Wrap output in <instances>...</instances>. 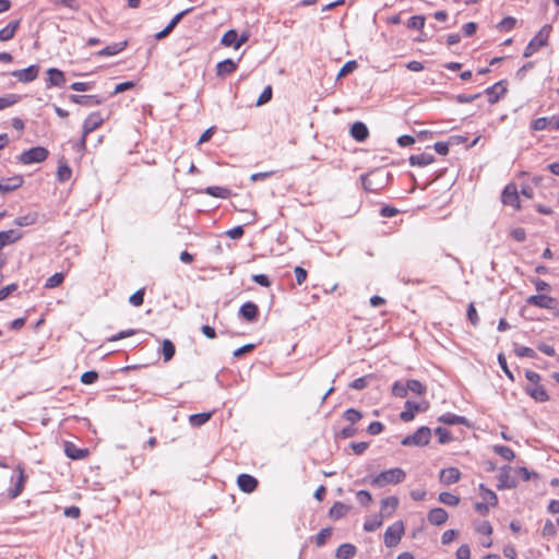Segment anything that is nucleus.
Segmentation results:
<instances>
[{
    "label": "nucleus",
    "instance_id": "nucleus-1",
    "mask_svg": "<svg viewBox=\"0 0 559 559\" xmlns=\"http://www.w3.org/2000/svg\"><path fill=\"white\" fill-rule=\"evenodd\" d=\"M406 477V473L400 468L394 467L391 469L383 471L374 476L371 484L377 487H384L386 485H396L402 483Z\"/></svg>",
    "mask_w": 559,
    "mask_h": 559
},
{
    "label": "nucleus",
    "instance_id": "nucleus-2",
    "mask_svg": "<svg viewBox=\"0 0 559 559\" xmlns=\"http://www.w3.org/2000/svg\"><path fill=\"white\" fill-rule=\"evenodd\" d=\"M551 31L550 25H544L540 31L530 40L527 44L525 50H524V57H531L534 55L538 49L547 45L549 34Z\"/></svg>",
    "mask_w": 559,
    "mask_h": 559
},
{
    "label": "nucleus",
    "instance_id": "nucleus-3",
    "mask_svg": "<svg viewBox=\"0 0 559 559\" xmlns=\"http://www.w3.org/2000/svg\"><path fill=\"white\" fill-rule=\"evenodd\" d=\"M405 532V526L402 521H396L390 525L383 536L384 545L388 548H393L399 545Z\"/></svg>",
    "mask_w": 559,
    "mask_h": 559
},
{
    "label": "nucleus",
    "instance_id": "nucleus-4",
    "mask_svg": "<svg viewBox=\"0 0 559 559\" xmlns=\"http://www.w3.org/2000/svg\"><path fill=\"white\" fill-rule=\"evenodd\" d=\"M430 437L431 430L428 427L423 426L413 435L406 436L401 443L405 447H424L429 443Z\"/></svg>",
    "mask_w": 559,
    "mask_h": 559
},
{
    "label": "nucleus",
    "instance_id": "nucleus-5",
    "mask_svg": "<svg viewBox=\"0 0 559 559\" xmlns=\"http://www.w3.org/2000/svg\"><path fill=\"white\" fill-rule=\"evenodd\" d=\"M48 156V151L45 147L36 146L23 152L20 156V162L24 165L44 162Z\"/></svg>",
    "mask_w": 559,
    "mask_h": 559
},
{
    "label": "nucleus",
    "instance_id": "nucleus-6",
    "mask_svg": "<svg viewBox=\"0 0 559 559\" xmlns=\"http://www.w3.org/2000/svg\"><path fill=\"white\" fill-rule=\"evenodd\" d=\"M526 302L528 305L543 308V309H555L558 305V300L548 295H532L527 297Z\"/></svg>",
    "mask_w": 559,
    "mask_h": 559
},
{
    "label": "nucleus",
    "instance_id": "nucleus-7",
    "mask_svg": "<svg viewBox=\"0 0 559 559\" xmlns=\"http://www.w3.org/2000/svg\"><path fill=\"white\" fill-rule=\"evenodd\" d=\"M39 67L37 64H32L28 68L11 72V75L21 83H29L37 79Z\"/></svg>",
    "mask_w": 559,
    "mask_h": 559
},
{
    "label": "nucleus",
    "instance_id": "nucleus-8",
    "mask_svg": "<svg viewBox=\"0 0 559 559\" xmlns=\"http://www.w3.org/2000/svg\"><path fill=\"white\" fill-rule=\"evenodd\" d=\"M501 201L506 205L513 206L516 210L520 209L519 193L514 185H508L504 188L501 194Z\"/></svg>",
    "mask_w": 559,
    "mask_h": 559
},
{
    "label": "nucleus",
    "instance_id": "nucleus-9",
    "mask_svg": "<svg viewBox=\"0 0 559 559\" xmlns=\"http://www.w3.org/2000/svg\"><path fill=\"white\" fill-rule=\"evenodd\" d=\"M104 122V119L100 112L95 111L87 116L83 123V133L84 136H87L91 132L98 129Z\"/></svg>",
    "mask_w": 559,
    "mask_h": 559
},
{
    "label": "nucleus",
    "instance_id": "nucleus-10",
    "mask_svg": "<svg viewBox=\"0 0 559 559\" xmlns=\"http://www.w3.org/2000/svg\"><path fill=\"white\" fill-rule=\"evenodd\" d=\"M507 92V86L503 81H499L492 86L486 88V94L490 104L497 103Z\"/></svg>",
    "mask_w": 559,
    "mask_h": 559
},
{
    "label": "nucleus",
    "instance_id": "nucleus-11",
    "mask_svg": "<svg viewBox=\"0 0 559 559\" xmlns=\"http://www.w3.org/2000/svg\"><path fill=\"white\" fill-rule=\"evenodd\" d=\"M70 100L74 104H79L86 107L97 106L103 103V99L96 95H70Z\"/></svg>",
    "mask_w": 559,
    "mask_h": 559
},
{
    "label": "nucleus",
    "instance_id": "nucleus-12",
    "mask_svg": "<svg viewBox=\"0 0 559 559\" xmlns=\"http://www.w3.org/2000/svg\"><path fill=\"white\" fill-rule=\"evenodd\" d=\"M525 392L537 402H547L549 400L546 389L540 383L527 385Z\"/></svg>",
    "mask_w": 559,
    "mask_h": 559
},
{
    "label": "nucleus",
    "instance_id": "nucleus-13",
    "mask_svg": "<svg viewBox=\"0 0 559 559\" xmlns=\"http://www.w3.org/2000/svg\"><path fill=\"white\" fill-rule=\"evenodd\" d=\"M237 484L247 493L254 491L258 487V480L249 474H240L237 478Z\"/></svg>",
    "mask_w": 559,
    "mask_h": 559
},
{
    "label": "nucleus",
    "instance_id": "nucleus-14",
    "mask_svg": "<svg viewBox=\"0 0 559 559\" xmlns=\"http://www.w3.org/2000/svg\"><path fill=\"white\" fill-rule=\"evenodd\" d=\"M23 183V177L20 175L4 178L0 180V191L2 193L11 192L17 188H20Z\"/></svg>",
    "mask_w": 559,
    "mask_h": 559
},
{
    "label": "nucleus",
    "instance_id": "nucleus-15",
    "mask_svg": "<svg viewBox=\"0 0 559 559\" xmlns=\"http://www.w3.org/2000/svg\"><path fill=\"white\" fill-rule=\"evenodd\" d=\"M461 473L456 467H448L440 472V481L443 485H452L460 480Z\"/></svg>",
    "mask_w": 559,
    "mask_h": 559
},
{
    "label": "nucleus",
    "instance_id": "nucleus-16",
    "mask_svg": "<svg viewBox=\"0 0 559 559\" xmlns=\"http://www.w3.org/2000/svg\"><path fill=\"white\" fill-rule=\"evenodd\" d=\"M399 506V499L394 496L386 497L381 500L380 514L384 518L391 516Z\"/></svg>",
    "mask_w": 559,
    "mask_h": 559
},
{
    "label": "nucleus",
    "instance_id": "nucleus-17",
    "mask_svg": "<svg viewBox=\"0 0 559 559\" xmlns=\"http://www.w3.org/2000/svg\"><path fill=\"white\" fill-rule=\"evenodd\" d=\"M428 521L432 525L440 526L448 521V512L442 508L431 509L428 513Z\"/></svg>",
    "mask_w": 559,
    "mask_h": 559
},
{
    "label": "nucleus",
    "instance_id": "nucleus-18",
    "mask_svg": "<svg viewBox=\"0 0 559 559\" xmlns=\"http://www.w3.org/2000/svg\"><path fill=\"white\" fill-rule=\"evenodd\" d=\"M237 67V62L233 59H225L216 64V74L217 76L224 78L235 72Z\"/></svg>",
    "mask_w": 559,
    "mask_h": 559
},
{
    "label": "nucleus",
    "instance_id": "nucleus-19",
    "mask_svg": "<svg viewBox=\"0 0 559 559\" xmlns=\"http://www.w3.org/2000/svg\"><path fill=\"white\" fill-rule=\"evenodd\" d=\"M47 74H48V79H47L48 86L61 87L66 84V76L61 70L56 69V68H50L47 71Z\"/></svg>",
    "mask_w": 559,
    "mask_h": 559
},
{
    "label": "nucleus",
    "instance_id": "nucleus-20",
    "mask_svg": "<svg viewBox=\"0 0 559 559\" xmlns=\"http://www.w3.org/2000/svg\"><path fill=\"white\" fill-rule=\"evenodd\" d=\"M350 135L358 142L365 141L369 135L367 126L361 121L354 122L350 127Z\"/></svg>",
    "mask_w": 559,
    "mask_h": 559
},
{
    "label": "nucleus",
    "instance_id": "nucleus-21",
    "mask_svg": "<svg viewBox=\"0 0 559 559\" xmlns=\"http://www.w3.org/2000/svg\"><path fill=\"white\" fill-rule=\"evenodd\" d=\"M21 237L22 234L14 229L0 231V251L5 246L16 242Z\"/></svg>",
    "mask_w": 559,
    "mask_h": 559
},
{
    "label": "nucleus",
    "instance_id": "nucleus-22",
    "mask_svg": "<svg viewBox=\"0 0 559 559\" xmlns=\"http://www.w3.org/2000/svg\"><path fill=\"white\" fill-rule=\"evenodd\" d=\"M405 411H403L400 415L403 421H411L415 417V413L419 411H424L426 407H423L419 403H414L411 401L406 402Z\"/></svg>",
    "mask_w": 559,
    "mask_h": 559
},
{
    "label": "nucleus",
    "instance_id": "nucleus-23",
    "mask_svg": "<svg viewBox=\"0 0 559 559\" xmlns=\"http://www.w3.org/2000/svg\"><path fill=\"white\" fill-rule=\"evenodd\" d=\"M239 312L246 320L253 321L258 317L259 309L255 304L247 301L240 307Z\"/></svg>",
    "mask_w": 559,
    "mask_h": 559
},
{
    "label": "nucleus",
    "instance_id": "nucleus-24",
    "mask_svg": "<svg viewBox=\"0 0 559 559\" xmlns=\"http://www.w3.org/2000/svg\"><path fill=\"white\" fill-rule=\"evenodd\" d=\"M357 548L353 544H342L335 552L337 559H352L356 556Z\"/></svg>",
    "mask_w": 559,
    "mask_h": 559
},
{
    "label": "nucleus",
    "instance_id": "nucleus-25",
    "mask_svg": "<svg viewBox=\"0 0 559 559\" xmlns=\"http://www.w3.org/2000/svg\"><path fill=\"white\" fill-rule=\"evenodd\" d=\"M127 46V41H119V43H115V44H111L105 48H103L102 50H99L96 55L98 57H110V56H116L118 55L119 52H121Z\"/></svg>",
    "mask_w": 559,
    "mask_h": 559
},
{
    "label": "nucleus",
    "instance_id": "nucleus-26",
    "mask_svg": "<svg viewBox=\"0 0 559 559\" xmlns=\"http://www.w3.org/2000/svg\"><path fill=\"white\" fill-rule=\"evenodd\" d=\"M435 160V157L432 154L430 153H420V154H416V155H412L409 157V164L412 166H427V165H430L432 162Z\"/></svg>",
    "mask_w": 559,
    "mask_h": 559
},
{
    "label": "nucleus",
    "instance_id": "nucleus-27",
    "mask_svg": "<svg viewBox=\"0 0 559 559\" xmlns=\"http://www.w3.org/2000/svg\"><path fill=\"white\" fill-rule=\"evenodd\" d=\"M20 26V21H12L7 26L0 29V41H8L12 39Z\"/></svg>",
    "mask_w": 559,
    "mask_h": 559
},
{
    "label": "nucleus",
    "instance_id": "nucleus-28",
    "mask_svg": "<svg viewBox=\"0 0 559 559\" xmlns=\"http://www.w3.org/2000/svg\"><path fill=\"white\" fill-rule=\"evenodd\" d=\"M348 511H349L348 506H346L343 502L337 501L331 507V509L329 511V516L333 520H340V519L344 518Z\"/></svg>",
    "mask_w": 559,
    "mask_h": 559
},
{
    "label": "nucleus",
    "instance_id": "nucleus-29",
    "mask_svg": "<svg viewBox=\"0 0 559 559\" xmlns=\"http://www.w3.org/2000/svg\"><path fill=\"white\" fill-rule=\"evenodd\" d=\"M383 519L384 516L380 513L368 516L364 523V530L366 532H374L382 525Z\"/></svg>",
    "mask_w": 559,
    "mask_h": 559
},
{
    "label": "nucleus",
    "instance_id": "nucleus-30",
    "mask_svg": "<svg viewBox=\"0 0 559 559\" xmlns=\"http://www.w3.org/2000/svg\"><path fill=\"white\" fill-rule=\"evenodd\" d=\"M439 421L445 425H467V419L452 413L443 414L439 417Z\"/></svg>",
    "mask_w": 559,
    "mask_h": 559
},
{
    "label": "nucleus",
    "instance_id": "nucleus-31",
    "mask_svg": "<svg viewBox=\"0 0 559 559\" xmlns=\"http://www.w3.org/2000/svg\"><path fill=\"white\" fill-rule=\"evenodd\" d=\"M24 480H25L24 471L22 467H19L17 480H16L14 487L9 490V496L12 499L19 497L21 495V492L23 491Z\"/></svg>",
    "mask_w": 559,
    "mask_h": 559
},
{
    "label": "nucleus",
    "instance_id": "nucleus-32",
    "mask_svg": "<svg viewBox=\"0 0 559 559\" xmlns=\"http://www.w3.org/2000/svg\"><path fill=\"white\" fill-rule=\"evenodd\" d=\"M205 193L211 197L221 198V199H227L231 194L229 189L224 188V187H217V186H212V187L205 188Z\"/></svg>",
    "mask_w": 559,
    "mask_h": 559
},
{
    "label": "nucleus",
    "instance_id": "nucleus-33",
    "mask_svg": "<svg viewBox=\"0 0 559 559\" xmlns=\"http://www.w3.org/2000/svg\"><path fill=\"white\" fill-rule=\"evenodd\" d=\"M212 417V413H199V414H192L189 416V423L193 427H200L207 423L210 418Z\"/></svg>",
    "mask_w": 559,
    "mask_h": 559
},
{
    "label": "nucleus",
    "instance_id": "nucleus-34",
    "mask_svg": "<svg viewBox=\"0 0 559 559\" xmlns=\"http://www.w3.org/2000/svg\"><path fill=\"white\" fill-rule=\"evenodd\" d=\"M479 490L481 492V497H483V501L484 502H486V503H488L489 506H492V507H495L498 503L497 495L492 490L486 488L484 486V484L479 485Z\"/></svg>",
    "mask_w": 559,
    "mask_h": 559
},
{
    "label": "nucleus",
    "instance_id": "nucleus-35",
    "mask_svg": "<svg viewBox=\"0 0 559 559\" xmlns=\"http://www.w3.org/2000/svg\"><path fill=\"white\" fill-rule=\"evenodd\" d=\"M53 10H59L61 7L68 8L71 11H79L80 4L78 0H53L52 1Z\"/></svg>",
    "mask_w": 559,
    "mask_h": 559
},
{
    "label": "nucleus",
    "instance_id": "nucleus-36",
    "mask_svg": "<svg viewBox=\"0 0 559 559\" xmlns=\"http://www.w3.org/2000/svg\"><path fill=\"white\" fill-rule=\"evenodd\" d=\"M176 348L171 341L165 338L162 344V354L165 361L173 359Z\"/></svg>",
    "mask_w": 559,
    "mask_h": 559
},
{
    "label": "nucleus",
    "instance_id": "nucleus-37",
    "mask_svg": "<svg viewBox=\"0 0 559 559\" xmlns=\"http://www.w3.org/2000/svg\"><path fill=\"white\" fill-rule=\"evenodd\" d=\"M64 451H66L67 456L70 459H73V460L82 459L86 454L85 450L78 449L72 443H67Z\"/></svg>",
    "mask_w": 559,
    "mask_h": 559
},
{
    "label": "nucleus",
    "instance_id": "nucleus-38",
    "mask_svg": "<svg viewBox=\"0 0 559 559\" xmlns=\"http://www.w3.org/2000/svg\"><path fill=\"white\" fill-rule=\"evenodd\" d=\"M237 32L235 29H229L227 31L222 39H221V44L226 46V47H234L236 49V45H237Z\"/></svg>",
    "mask_w": 559,
    "mask_h": 559
},
{
    "label": "nucleus",
    "instance_id": "nucleus-39",
    "mask_svg": "<svg viewBox=\"0 0 559 559\" xmlns=\"http://www.w3.org/2000/svg\"><path fill=\"white\" fill-rule=\"evenodd\" d=\"M493 451L506 461H512L515 457L513 450L507 445H495Z\"/></svg>",
    "mask_w": 559,
    "mask_h": 559
},
{
    "label": "nucleus",
    "instance_id": "nucleus-40",
    "mask_svg": "<svg viewBox=\"0 0 559 559\" xmlns=\"http://www.w3.org/2000/svg\"><path fill=\"white\" fill-rule=\"evenodd\" d=\"M552 120L550 117H540L533 121L532 129L535 131H542L547 128L551 129Z\"/></svg>",
    "mask_w": 559,
    "mask_h": 559
},
{
    "label": "nucleus",
    "instance_id": "nucleus-41",
    "mask_svg": "<svg viewBox=\"0 0 559 559\" xmlns=\"http://www.w3.org/2000/svg\"><path fill=\"white\" fill-rule=\"evenodd\" d=\"M438 500L443 503V504H447V506H451V507H454V506H457L459 502H460V498L451 492H441L438 497Z\"/></svg>",
    "mask_w": 559,
    "mask_h": 559
},
{
    "label": "nucleus",
    "instance_id": "nucleus-42",
    "mask_svg": "<svg viewBox=\"0 0 559 559\" xmlns=\"http://www.w3.org/2000/svg\"><path fill=\"white\" fill-rule=\"evenodd\" d=\"M64 281V274L61 272L55 273L45 283V288L51 289L58 287Z\"/></svg>",
    "mask_w": 559,
    "mask_h": 559
},
{
    "label": "nucleus",
    "instance_id": "nucleus-43",
    "mask_svg": "<svg viewBox=\"0 0 559 559\" xmlns=\"http://www.w3.org/2000/svg\"><path fill=\"white\" fill-rule=\"evenodd\" d=\"M20 100V96L16 94H7L0 97V110L15 105Z\"/></svg>",
    "mask_w": 559,
    "mask_h": 559
},
{
    "label": "nucleus",
    "instance_id": "nucleus-44",
    "mask_svg": "<svg viewBox=\"0 0 559 559\" xmlns=\"http://www.w3.org/2000/svg\"><path fill=\"white\" fill-rule=\"evenodd\" d=\"M37 215L36 214H27L24 216H19L14 219V224L20 227L31 226L36 223Z\"/></svg>",
    "mask_w": 559,
    "mask_h": 559
},
{
    "label": "nucleus",
    "instance_id": "nucleus-45",
    "mask_svg": "<svg viewBox=\"0 0 559 559\" xmlns=\"http://www.w3.org/2000/svg\"><path fill=\"white\" fill-rule=\"evenodd\" d=\"M71 175H72V170L68 165H66V164L59 165L58 170H57V177H58L59 181H61V182L68 181L71 178Z\"/></svg>",
    "mask_w": 559,
    "mask_h": 559
},
{
    "label": "nucleus",
    "instance_id": "nucleus-46",
    "mask_svg": "<svg viewBox=\"0 0 559 559\" xmlns=\"http://www.w3.org/2000/svg\"><path fill=\"white\" fill-rule=\"evenodd\" d=\"M344 418L350 424H355L362 418V414L355 408H348L344 413Z\"/></svg>",
    "mask_w": 559,
    "mask_h": 559
},
{
    "label": "nucleus",
    "instance_id": "nucleus-47",
    "mask_svg": "<svg viewBox=\"0 0 559 559\" xmlns=\"http://www.w3.org/2000/svg\"><path fill=\"white\" fill-rule=\"evenodd\" d=\"M435 433L438 436L439 442L444 444L452 440L450 431L442 427H437Z\"/></svg>",
    "mask_w": 559,
    "mask_h": 559
},
{
    "label": "nucleus",
    "instance_id": "nucleus-48",
    "mask_svg": "<svg viewBox=\"0 0 559 559\" xmlns=\"http://www.w3.org/2000/svg\"><path fill=\"white\" fill-rule=\"evenodd\" d=\"M407 383L406 384H403L401 383L400 381H396L394 382V384L392 385V393L393 395H395L396 397H405L406 394H407Z\"/></svg>",
    "mask_w": 559,
    "mask_h": 559
},
{
    "label": "nucleus",
    "instance_id": "nucleus-49",
    "mask_svg": "<svg viewBox=\"0 0 559 559\" xmlns=\"http://www.w3.org/2000/svg\"><path fill=\"white\" fill-rule=\"evenodd\" d=\"M407 26L414 29H421L425 26V17L423 15H414L408 20Z\"/></svg>",
    "mask_w": 559,
    "mask_h": 559
},
{
    "label": "nucleus",
    "instance_id": "nucleus-50",
    "mask_svg": "<svg viewBox=\"0 0 559 559\" xmlns=\"http://www.w3.org/2000/svg\"><path fill=\"white\" fill-rule=\"evenodd\" d=\"M143 301H144V290L143 289H139L136 290L135 293H133L130 298H129V302L134 306V307H140L143 305Z\"/></svg>",
    "mask_w": 559,
    "mask_h": 559
},
{
    "label": "nucleus",
    "instance_id": "nucleus-51",
    "mask_svg": "<svg viewBox=\"0 0 559 559\" xmlns=\"http://www.w3.org/2000/svg\"><path fill=\"white\" fill-rule=\"evenodd\" d=\"M356 499L361 506H368L372 501V496L367 490H359L356 493Z\"/></svg>",
    "mask_w": 559,
    "mask_h": 559
},
{
    "label": "nucleus",
    "instance_id": "nucleus-52",
    "mask_svg": "<svg viewBox=\"0 0 559 559\" xmlns=\"http://www.w3.org/2000/svg\"><path fill=\"white\" fill-rule=\"evenodd\" d=\"M407 389L408 391H412L416 394H424L426 390L425 386L418 380H408Z\"/></svg>",
    "mask_w": 559,
    "mask_h": 559
},
{
    "label": "nucleus",
    "instance_id": "nucleus-53",
    "mask_svg": "<svg viewBox=\"0 0 559 559\" xmlns=\"http://www.w3.org/2000/svg\"><path fill=\"white\" fill-rule=\"evenodd\" d=\"M467 318L469 320V322L472 323V325L474 326H477L478 323H479V317L477 314V311H476V308L474 306L473 302H471L468 305V308H467Z\"/></svg>",
    "mask_w": 559,
    "mask_h": 559
},
{
    "label": "nucleus",
    "instance_id": "nucleus-54",
    "mask_svg": "<svg viewBox=\"0 0 559 559\" xmlns=\"http://www.w3.org/2000/svg\"><path fill=\"white\" fill-rule=\"evenodd\" d=\"M542 533L545 537H555L557 534L555 524L550 520H547L543 526Z\"/></svg>",
    "mask_w": 559,
    "mask_h": 559
},
{
    "label": "nucleus",
    "instance_id": "nucleus-55",
    "mask_svg": "<svg viewBox=\"0 0 559 559\" xmlns=\"http://www.w3.org/2000/svg\"><path fill=\"white\" fill-rule=\"evenodd\" d=\"M331 535V528H322L316 536L317 546L321 547L325 544L326 538Z\"/></svg>",
    "mask_w": 559,
    "mask_h": 559
},
{
    "label": "nucleus",
    "instance_id": "nucleus-56",
    "mask_svg": "<svg viewBox=\"0 0 559 559\" xmlns=\"http://www.w3.org/2000/svg\"><path fill=\"white\" fill-rule=\"evenodd\" d=\"M498 362L501 367V369L503 370V372L506 373V376L510 379V380H514V377H513V373L511 372V370L509 369L508 367V364H507V359L504 357L503 354H499L498 355Z\"/></svg>",
    "mask_w": 559,
    "mask_h": 559
},
{
    "label": "nucleus",
    "instance_id": "nucleus-57",
    "mask_svg": "<svg viewBox=\"0 0 559 559\" xmlns=\"http://www.w3.org/2000/svg\"><path fill=\"white\" fill-rule=\"evenodd\" d=\"M98 379V373L96 371H86L81 376V381L84 384H92Z\"/></svg>",
    "mask_w": 559,
    "mask_h": 559
},
{
    "label": "nucleus",
    "instance_id": "nucleus-58",
    "mask_svg": "<svg viewBox=\"0 0 559 559\" xmlns=\"http://www.w3.org/2000/svg\"><path fill=\"white\" fill-rule=\"evenodd\" d=\"M272 98V87L271 86H266L263 92L260 94L259 98H258V102H257V105L258 106H261L265 103H267L269 100H271Z\"/></svg>",
    "mask_w": 559,
    "mask_h": 559
},
{
    "label": "nucleus",
    "instance_id": "nucleus-59",
    "mask_svg": "<svg viewBox=\"0 0 559 559\" xmlns=\"http://www.w3.org/2000/svg\"><path fill=\"white\" fill-rule=\"evenodd\" d=\"M499 481V488H513L516 485L514 480H510L509 475L507 473L500 474Z\"/></svg>",
    "mask_w": 559,
    "mask_h": 559
},
{
    "label": "nucleus",
    "instance_id": "nucleus-60",
    "mask_svg": "<svg viewBox=\"0 0 559 559\" xmlns=\"http://www.w3.org/2000/svg\"><path fill=\"white\" fill-rule=\"evenodd\" d=\"M515 354L520 357H530V358H534L535 357V352L534 349H532L531 347H526V346H519L515 348Z\"/></svg>",
    "mask_w": 559,
    "mask_h": 559
},
{
    "label": "nucleus",
    "instance_id": "nucleus-61",
    "mask_svg": "<svg viewBox=\"0 0 559 559\" xmlns=\"http://www.w3.org/2000/svg\"><path fill=\"white\" fill-rule=\"evenodd\" d=\"M294 273H295V276H296V283L298 285H301L305 283V281L307 280V271L301 267V266H296L294 269Z\"/></svg>",
    "mask_w": 559,
    "mask_h": 559
},
{
    "label": "nucleus",
    "instance_id": "nucleus-62",
    "mask_svg": "<svg viewBox=\"0 0 559 559\" xmlns=\"http://www.w3.org/2000/svg\"><path fill=\"white\" fill-rule=\"evenodd\" d=\"M515 22H516V21H515V19H514V17H512V16H507V17H504V19L499 23L498 27H499L500 29L510 31V29H512V28L514 27Z\"/></svg>",
    "mask_w": 559,
    "mask_h": 559
},
{
    "label": "nucleus",
    "instance_id": "nucleus-63",
    "mask_svg": "<svg viewBox=\"0 0 559 559\" xmlns=\"http://www.w3.org/2000/svg\"><path fill=\"white\" fill-rule=\"evenodd\" d=\"M476 531L483 535H490L492 533V526L488 521H484L476 526Z\"/></svg>",
    "mask_w": 559,
    "mask_h": 559
},
{
    "label": "nucleus",
    "instance_id": "nucleus-64",
    "mask_svg": "<svg viewBox=\"0 0 559 559\" xmlns=\"http://www.w3.org/2000/svg\"><path fill=\"white\" fill-rule=\"evenodd\" d=\"M471 549L467 545H462L456 550V559H469Z\"/></svg>",
    "mask_w": 559,
    "mask_h": 559
}]
</instances>
